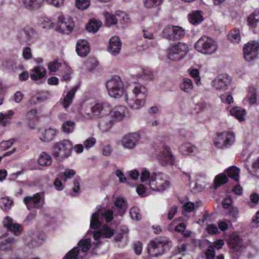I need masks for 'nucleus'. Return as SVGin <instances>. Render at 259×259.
<instances>
[{"label":"nucleus","mask_w":259,"mask_h":259,"mask_svg":"<svg viewBox=\"0 0 259 259\" xmlns=\"http://www.w3.org/2000/svg\"><path fill=\"white\" fill-rule=\"evenodd\" d=\"M180 89L186 93L190 92L193 89L192 80L187 78H184L180 84Z\"/></svg>","instance_id":"nucleus-39"},{"label":"nucleus","mask_w":259,"mask_h":259,"mask_svg":"<svg viewBox=\"0 0 259 259\" xmlns=\"http://www.w3.org/2000/svg\"><path fill=\"white\" fill-rule=\"evenodd\" d=\"M229 246L232 248L241 247L243 245V241L237 235L232 236L229 241Z\"/></svg>","instance_id":"nucleus-38"},{"label":"nucleus","mask_w":259,"mask_h":259,"mask_svg":"<svg viewBox=\"0 0 259 259\" xmlns=\"http://www.w3.org/2000/svg\"><path fill=\"white\" fill-rule=\"evenodd\" d=\"M48 98L47 96L45 94H38L35 96H33L30 99L31 104H36L39 102L45 101Z\"/></svg>","instance_id":"nucleus-46"},{"label":"nucleus","mask_w":259,"mask_h":259,"mask_svg":"<svg viewBox=\"0 0 259 259\" xmlns=\"http://www.w3.org/2000/svg\"><path fill=\"white\" fill-rule=\"evenodd\" d=\"M79 251L78 247H74L67 253L63 259H78Z\"/></svg>","instance_id":"nucleus-50"},{"label":"nucleus","mask_w":259,"mask_h":259,"mask_svg":"<svg viewBox=\"0 0 259 259\" xmlns=\"http://www.w3.org/2000/svg\"><path fill=\"white\" fill-rule=\"evenodd\" d=\"M259 44L257 41H250L243 48V57L247 62L254 61L258 55Z\"/></svg>","instance_id":"nucleus-11"},{"label":"nucleus","mask_w":259,"mask_h":259,"mask_svg":"<svg viewBox=\"0 0 259 259\" xmlns=\"http://www.w3.org/2000/svg\"><path fill=\"white\" fill-rule=\"evenodd\" d=\"M133 248L135 253L140 255L142 251V244L140 241L135 242L133 244Z\"/></svg>","instance_id":"nucleus-63"},{"label":"nucleus","mask_w":259,"mask_h":259,"mask_svg":"<svg viewBox=\"0 0 259 259\" xmlns=\"http://www.w3.org/2000/svg\"><path fill=\"white\" fill-rule=\"evenodd\" d=\"M75 123L71 120H67L63 122L62 125V131L66 134L72 133L75 128Z\"/></svg>","instance_id":"nucleus-37"},{"label":"nucleus","mask_w":259,"mask_h":259,"mask_svg":"<svg viewBox=\"0 0 259 259\" xmlns=\"http://www.w3.org/2000/svg\"><path fill=\"white\" fill-rule=\"evenodd\" d=\"M230 113L233 116L236 117L240 121H242L244 119L245 111L240 107H236L233 108L230 110Z\"/></svg>","instance_id":"nucleus-35"},{"label":"nucleus","mask_w":259,"mask_h":259,"mask_svg":"<svg viewBox=\"0 0 259 259\" xmlns=\"http://www.w3.org/2000/svg\"><path fill=\"white\" fill-rule=\"evenodd\" d=\"M249 24L255 29L256 33H259V15L251 14L248 18Z\"/></svg>","instance_id":"nucleus-33"},{"label":"nucleus","mask_w":259,"mask_h":259,"mask_svg":"<svg viewBox=\"0 0 259 259\" xmlns=\"http://www.w3.org/2000/svg\"><path fill=\"white\" fill-rule=\"evenodd\" d=\"M76 91L77 87L73 88L61 99V102L64 108H68L71 105Z\"/></svg>","instance_id":"nucleus-24"},{"label":"nucleus","mask_w":259,"mask_h":259,"mask_svg":"<svg viewBox=\"0 0 259 259\" xmlns=\"http://www.w3.org/2000/svg\"><path fill=\"white\" fill-rule=\"evenodd\" d=\"M109 104L107 103H97L90 108L91 112L87 110H82L80 114L85 119H91L95 116L105 114L109 110Z\"/></svg>","instance_id":"nucleus-7"},{"label":"nucleus","mask_w":259,"mask_h":259,"mask_svg":"<svg viewBox=\"0 0 259 259\" xmlns=\"http://www.w3.org/2000/svg\"><path fill=\"white\" fill-rule=\"evenodd\" d=\"M130 213L133 220L138 221L141 218V214L139 213V209L136 207H132L130 209Z\"/></svg>","instance_id":"nucleus-57"},{"label":"nucleus","mask_w":259,"mask_h":259,"mask_svg":"<svg viewBox=\"0 0 259 259\" xmlns=\"http://www.w3.org/2000/svg\"><path fill=\"white\" fill-rule=\"evenodd\" d=\"M230 80L227 75H219L212 81V86L217 90H225L230 84Z\"/></svg>","instance_id":"nucleus-15"},{"label":"nucleus","mask_w":259,"mask_h":259,"mask_svg":"<svg viewBox=\"0 0 259 259\" xmlns=\"http://www.w3.org/2000/svg\"><path fill=\"white\" fill-rule=\"evenodd\" d=\"M235 135L232 131L224 132L218 134L214 140V145L218 148H228L234 144Z\"/></svg>","instance_id":"nucleus-8"},{"label":"nucleus","mask_w":259,"mask_h":259,"mask_svg":"<svg viewBox=\"0 0 259 259\" xmlns=\"http://www.w3.org/2000/svg\"><path fill=\"white\" fill-rule=\"evenodd\" d=\"M114 123L111 118H105L99 122L98 125L102 132H107L111 128Z\"/></svg>","instance_id":"nucleus-28"},{"label":"nucleus","mask_w":259,"mask_h":259,"mask_svg":"<svg viewBox=\"0 0 259 259\" xmlns=\"http://www.w3.org/2000/svg\"><path fill=\"white\" fill-rule=\"evenodd\" d=\"M140 179L142 184L136 189L139 195L146 196L150 193V190L155 192H162L169 188L170 185L168 176L163 173L150 172L143 169L141 171Z\"/></svg>","instance_id":"nucleus-1"},{"label":"nucleus","mask_w":259,"mask_h":259,"mask_svg":"<svg viewBox=\"0 0 259 259\" xmlns=\"http://www.w3.org/2000/svg\"><path fill=\"white\" fill-rule=\"evenodd\" d=\"M96 143V140L95 138L90 137L84 141L83 145L87 149L92 147Z\"/></svg>","instance_id":"nucleus-60"},{"label":"nucleus","mask_w":259,"mask_h":259,"mask_svg":"<svg viewBox=\"0 0 259 259\" xmlns=\"http://www.w3.org/2000/svg\"><path fill=\"white\" fill-rule=\"evenodd\" d=\"M163 0H144V4L147 8H153L160 6Z\"/></svg>","instance_id":"nucleus-49"},{"label":"nucleus","mask_w":259,"mask_h":259,"mask_svg":"<svg viewBox=\"0 0 259 259\" xmlns=\"http://www.w3.org/2000/svg\"><path fill=\"white\" fill-rule=\"evenodd\" d=\"M23 202L28 210L33 208L41 209L45 204L44 193L38 192L32 196H26L23 198Z\"/></svg>","instance_id":"nucleus-10"},{"label":"nucleus","mask_w":259,"mask_h":259,"mask_svg":"<svg viewBox=\"0 0 259 259\" xmlns=\"http://www.w3.org/2000/svg\"><path fill=\"white\" fill-rule=\"evenodd\" d=\"M73 26V22L70 17L60 16L58 18L57 29L60 32L68 34L72 31Z\"/></svg>","instance_id":"nucleus-12"},{"label":"nucleus","mask_w":259,"mask_h":259,"mask_svg":"<svg viewBox=\"0 0 259 259\" xmlns=\"http://www.w3.org/2000/svg\"><path fill=\"white\" fill-rule=\"evenodd\" d=\"M124 99L130 108L134 110L139 109L141 107L144 106L146 101V99L141 98L140 97L129 98L126 94H125Z\"/></svg>","instance_id":"nucleus-19"},{"label":"nucleus","mask_w":259,"mask_h":259,"mask_svg":"<svg viewBox=\"0 0 259 259\" xmlns=\"http://www.w3.org/2000/svg\"><path fill=\"white\" fill-rule=\"evenodd\" d=\"M26 37V40L28 44L33 42L37 38V34L35 30L32 28H28L22 30Z\"/></svg>","instance_id":"nucleus-29"},{"label":"nucleus","mask_w":259,"mask_h":259,"mask_svg":"<svg viewBox=\"0 0 259 259\" xmlns=\"http://www.w3.org/2000/svg\"><path fill=\"white\" fill-rule=\"evenodd\" d=\"M13 201L6 198H3L0 201V206L5 211H8L11 208Z\"/></svg>","instance_id":"nucleus-47"},{"label":"nucleus","mask_w":259,"mask_h":259,"mask_svg":"<svg viewBox=\"0 0 259 259\" xmlns=\"http://www.w3.org/2000/svg\"><path fill=\"white\" fill-rule=\"evenodd\" d=\"M228 38L234 44H238L240 40V31L237 28H235L231 30L227 35Z\"/></svg>","instance_id":"nucleus-34"},{"label":"nucleus","mask_w":259,"mask_h":259,"mask_svg":"<svg viewBox=\"0 0 259 259\" xmlns=\"http://www.w3.org/2000/svg\"><path fill=\"white\" fill-rule=\"evenodd\" d=\"M228 178L224 174H221L215 177L214 179V185L215 189H218L222 185H223L227 182Z\"/></svg>","instance_id":"nucleus-42"},{"label":"nucleus","mask_w":259,"mask_h":259,"mask_svg":"<svg viewBox=\"0 0 259 259\" xmlns=\"http://www.w3.org/2000/svg\"><path fill=\"white\" fill-rule=\"evenodd\" d=\"M174 40L180 39L185 35V30L178 26H174Z\"/></svg>","instance_id":"nucleus-48"},{"label":"nucleus","mask_w":259,"mask_h":259,"mask_svg":"<svg viewBox=\"0 0 259 259\" xmlns=\"http://www.w3.org/2000/svg\"><path fill=\"white\" fill-rule=\"evenodd\" d=\"M157 157L162 165L167 163L173 164L174 158L169 148L166 147Z\"/></svg>","instance_id":"nucleus-20"},{"label":"nucleus","mask_w":259,"mask_h":259,"mask_svg":"<svg viewBox=\"0 0 259 259\" xmlns=\"http://www.w3.org/2000/svg\"><path fill=\"white\" fill-rule=\"evenodd\" d=\"M132 92L135 97L146 99L147 89L144 86L140 84H136L134 85Z\"/></svg>","instance_id":"nucleus-26"},{"label":"nucleus","mask_w":259,"mask_h":259,"mask_svg":"<svg viewBox=\"0 0 259 259\" xmlns=\"http://www.w3.org/2000/svg\"><path fill=\"white\" fill-rule=\"evenodd\" d=\"M240 169L235 166H232L227 170V173L229 177L238 182L239 179Z\"/></svg>","instance_id":"nucleus-36"},{"label":"nucleus","mask_w":259,"mask_h":259,"mask_svg":"<svg viewBox=\"0 0 259 259\" xmlns=\"http://www.w3.org/2000/svg\"><path fill=\"white\" fill-rule=\"evenodd\" d=\"M91 240L90 239L81 240L78 242V245L79 248H81V251L82 252H86L91 247Z\"/></svg>","instance_id":"nucleus-45"},{"label":"nucleus","mask_w":259,"mask_h":259,"mask_svg":"<svg viewBox=\"0 0 259 259\" xmlns=\"http://www.w3.org/2000/svg\"><path fill=\"white\" fill-rule=\"evenodd\" d=\"M25 8L30 11L39 9L42 6L44 0H22Z\"/></svg>","instance_id":"nucleus-23"},{"label":"nucleus","mask_w":259,"mask_h":259,"mask_svg":"<svg viewBox=\"0 0 259 259\" xmlns=\"http://www.w3.org/2000/svg\"><path fill=\"white\" fill-rule=\"evenodd\" d=\"M195 48L202 54L210 55L217 51L218 46L212 38L203 36L195 44Z\"/></svg>","instance_id":"nucleus-5"},{"label":"nucleus","mask_w":259,"mask_h":259,"mask_svg":"<svg viewBox=\"0 0 259 259\" xmlns=\"http://www.w3.org/2000/svg\"><path fill=\"white\" fill-rule=\"evenodd\" d=\"M206 259H213L215 256V250L214 247L212 246H209L205 252Z\"/></svg>","instance_id":"nucleus-62"},{"label":"nucleus","mask_w":259,"mask_h":259,"mask_svg":"<svg viewBox=\"0 0 259 259\" xmlns=\"http://www.w3.org/2000/svg\"><path fill=\"white\" fill-rule=\"evenodd\" d=\"M114 209H117L118 213L122 215L125 212L127 208L126 201L122 197H117L114 202Z\"/></svg>","instance_id":"nucleus-25"},{"label":"nucleus","mask_w":259,"mask_h":259,"mask_svg":"<svg viewBox=\"0 0 259 259\" xmlns=\"http://www.w3.org/2000/svg\"><path fill=\"white\" fill-rule=\"evenodd\" d=\"M72 147V144L68 140L64 139L55 142L52 147V155L56 160L62 161L71 155Z\"/></svg>","instance_id":"nucleus-3"},{"label":"nucleus","mask_w":259,"mask_h":259,"mask_svg":"<svg viewBox=\"0 0 259 259\" xmlns=\"http://www.w3.org/2000/svg\"><path fill=\"white\" fill-rule=\"evenodd\" d=\"M15 140L14 139H11L7 141H3L0 143V149L2 150H6L12 147Z\"/></svg>","instance_id":"nucleus-55"},{"label":"nucleus","mask_w":259,"mask_h":259,"mask_svg":"<svg viewBox=\"0 0 259 259\" xmlns=\"http://www.w3.org/2000/svg\"><path fill=\"white\" fill-rule=\"evenodd\" d=\"M171 246L170 240L166 237H160L149 242L147 250L151 256L157 257L169 250Z\"/></svg>","instance_id":"nucleus-2"},{"label":"nucleus","mask_w":259,"mask_h":259,"mask_svg":"<svg viewBox=\"0 0 259 259\" xmlns=\"http://www.w3.org/2000/svg\"><path fill=\"white\" fill-rule=\"evenodd\" d=\"M246 99L250 105L254 104L256 101V91L254 87L249 88V93L247 96Z\"/></svg>","instance_id":"nucleus-44"},{"label":"nucleus","mask_w":259,"mask_h":259,"mask_svg":"<svg viewBox=\"0 0 259 259\" xmlns=\"http://www.w3.org/2000/svg\"><path fill=\"white\" fill-rule=\"evenodd\" d=\"M75 174L76 172L74 170L71 169H66L63 172L59 174V177L62 179L63 181L65 182L67 179L72 178L75 175Z\"/></svg>","instance_id":"nucleus-43"},{"label":"nucleus","mask_w":259,"mask_h":259,"mask_svg":"<svg viewBox=\"0 0 259 259\" xmlns=\"http://www.w3.org/2000/svg\"><path fill=\"white\" fill-rule=\"evenodd\" d=\"M188 50V46L186 44L179 42L172 45L168 49V58L174 61L179 60L185 57Z\"/></svg>","instance_id":"nucleus-9"},{"label":"nucleus","mask_w":259,"mask_h":259,"mask_svg":"<svg viewBox=\"0 0 259 259\" xmlns=\"http://www.w3.org/2000/svg\"><path fill=\"white\" fill-rule=\"evenodd\" d=\"M189 20L190 22L193 25H197L201 23L203 20V17L201 15V11H193L192 13L190 15Z\"/></svg>","instance_id":"nucleus-32"},{"label":"nucleus","mask_w":259,"mask_h":259,"mask_svg":"<svg viewBox=\"0 0 259 259\" xmlns=\"http://www.w3.org/2000/svg\"><path fill=\"white\" fill-rule=\"evenodd\" d=\"M102 25V22L99 20H92L87 25V29L90 32L94 33L97 32Z\"/></svg>","instance_id":"nucleus-41"},{"label":"nucleus","mask_w":259,"mask_h":259,"mask_svg":"<svg viewBox=\"0 0 259 259\" xmlns=\"http://www.w3.org/2000/svg\"><path fill=\"white\" fill-rule=\"evenodd\" d=\"M52 162L51 156L46 152H42L38 158V164L43 166L51 165Z\"/></svg>","instance_id":"nucleus-30"},{"label":"nucleus","mask_w":259,"mask_h":259,"mask_svg":"<svg viewBox=\"0 0 259 259\" xmlns=\"http://www.w3.org/2000/svg\"><path fill=\"white\" fill-rule=\"evenodd\" d=\"M13 114L14 112L13 111H9L8 113L6 114H3L0 112V121H2L4 125H5L9 122V119H10Z\"/></svg>","instance_id":"nucleus-59"},{"label":"nucleus","mask_w":259,"mask_h":259,"mask_svg":"<svg viewBox=\"0 0 259 259\" xmlns=\"http://www.w3.org/2000/svg\"><path fill=\"white\" fill-rule=\"evenodd\" d=\"M220 98L223 102L228 104H230L233 102V98L232 96L228 94L220 95Z\"/></svg>","instance_id":"nucleus-61"},{"label":"nucleus","mask_w":259,"mask_h":259,"mask_svg":"<svg viewBox=\"0 0 259 259\" xmlns=\"http://www.w3.org/2000/svg\"><path fill=\"white\" fill-rule=\"evenodd\" d=\"M127 111V109L125 106L115 107L110 111V118L114 122L120 121L125 116Z\"/></svg>","instance_id":"nucleus-16"},{"label":"nucleus","mask_w":259,"mask_h":259,"mask_svg":"<svg viewBox=\"0 0 259 259\" xmlns=\"http://www.w3.org/2000/svg\"><path fill=\"white\" fill-rule=\"evenodd\" d=\"M3 226L4 227L6 228L7 229L13 227L15 225V224H19L16 223L12 218L9 216H7L5 218L3 221Z\"/></svg>","instance_id":"nucleus-52"},{"label":"nucleus","mask_w":259,"mask_h":259,"mask_svg":"<svg viewBox=\"0 0 259 259\" xmlns=\"http://www.w3.org/2000/svg\"><path fill=\"white\" fill-rule=\"evenodd\" d=\"M174 26L168 25L164 28L162 31V36L163 37L174 40Z\"/></svg>","instance_id":"nucleus-40"},{"label":"nucleus","mask_w":259,"mask_h":259,"mask_svg":"<svg viewBox=\"0 0 259 259\" xmlns=\"http://www.w3.org/2000/svg\"><path fill=\"white\" fill-rule=\"evenodd\" d=\"M106 85L110 97L118 99L124 95V84L119 76H113L107 81Z\"/></svg>","instance_id":"nucleus-4"},{"label":"nucleus","mask_w":259,"mask_h":259,"mask_svg":"<svg viewBox=\"0 0 259 259\" xmlns=\"http://www.w3.org/2000/svg\"><path fill=\"white\" fill-rule=\"evenodd\" d=\"M129 22L128 17L122 12L117 13L115 15H112L107 19V23L110 25L119 24L123 28L126 27Z\"/></svg>","instance_id":"nucleus-13"},{"label":"nucleus","mask_w":259,"mask_h":259,"mask_svg":"<svg viewBox=\"0 0 259 259\" xmlns=\"http://www.w3.org/2000/svg\"><path fill=\"white\" fill-rule=\"evenodd\" d=\"M15 242L14 238L3 236L0 237V249L2 250H10Z\"/></svg>","instance_id":"nucleus-22"},{"label":"nucleus","mask_w":259,"mask_h":259,"mask_svg":"<svg viewBox=\"0 0 259 259\" xmlns=\"http://www.w3.org/2000/svg\"><path fill=\"white\" fill-rule=\"evenodd\" d=\"M76 52L80 57H86L90 52L89 43L85 39L78 40L76 43Z\"/></svg>","instance_id":"nucleus-17"},{"label":"nucleus","mask_w":259,"mask_h":259,"mask_svg":"<svg viewBox=\"0 0 259 259\" xmlns=\"http://www.w3.org/2000/svg\"><path fill=\"white\" fill-rule=\"evenodd\" d=\"M140 136L137 133H132L125 135L122 139V146L127 149H133L138 144Z\"/></svg>","instance_id":"nucleus-14"},{"label":"nucleus","mask_w":259,"mask_h":259,"mask_svg":"<svg viewBox=\"0 0 259 259\" xmlns=\"http://www.w3.org/2000/svg\"><path fill=\"white\" fill-rule=\"evenodd\" d=\"M46 75L45 68L42 66H36L30 70V78L34 81H39Z\"/></svg>","instance_id":"nucleus-21"},{"label":"nucleus","mask_w":259,"mask_h":259,"mask_svg":"<svg viewBox=\"0 0 259 259\" xmlns=\"http://www.w3.org/2000/svg\"><path fill=\"white\" fill-rule=\"evenodd\" d=\"M113 210L110 209H98L92 215L90 226L92 229H97L101 226V220H105L106 223L110 222L113 219Z\"/></svg>","instance_id":"nucleus-6"},{"label":"nucleus","mask_w":259,"mask_h":259,"mask_svg":"<svg viewBox=\"0 0 259 259\" xmlns=\"http://www.w3.org/2000/svg\"><path fill=\"white\" fill-rule=\"evenodd\" d=\"M121 42L117 36H112L109 40V52L114 56L118 55L121 50Z\"/></svg>","instance_id":"nucleus-18"},{"label":"nucleus","mask_w":259,"mask_h":259,"mask_svg":"<svg viewBox=\"0 0 259 259\" xmlns=\"http://www.w3.org/2000/svg\"><path fill=\"white\" fill-rule=\"evenodd\" d=\"M12 232L15 236H19L23 230V227L21 224H15L13 227L7 229Z\"/></svg>","instance_id":"nucleus-53"},{"label":"nucleus","mask_w":259,"mask_h":259,"mask_svg":"<svg viewBox=\"0 0 259 259\" xmlns=\"http://www.w3.org/2000/svg\"><path fill=\"white\" fill-rule=\"evenodd\" d=\"M23 57L26 60L30 59L32 57L31 50L29 47H25L23 50Z\"/></svg>","instance_id":"nucleus-64"},{"label":"nucleus","mask_w":259,"mask_h":259,"mask_svg":"<svg viewBox=\"0 0 259 259\" xmlns=\"http://www.w3.org/2000/svg\"><path fill=\"white\" fill-rule=\"evenodd\" d=\"M71 71L70 68L67 67H65L64 71L61 73L60 76L61 77V80L68 81L71 78Z\"/></svg>","instance_id":"nucleus-58"},{"label":"nucleus","mask_w":259,"mask_h":259,"mask_svg":"<svg viewBox=\"0 0 259 259\" xmlns=\"http://www.w3.org/2000/svg\"><path fill=\"white\" fill-rule=\"evenodd\" d=\"M196 150V147L189 143L182 144L179 148L180 152L186 156L194 153Z\"/></svg>","instance_id":"nucleus-31"},{"label":"nucleus","mask_w":259,"mask_h":259,"mask_svg":"<svg viewBox=\"0 0 259 259\" xmlns=\"http://www.w3.org/2000/svg\"><path fill=\"white\" fill-rule=\"evenodd\" d=\"M90 5V0H76V6L79 9L83 10Z\"/></svg>","instance_id":"nucleus-54"},{"label":"nucleus","mask_w":259,"mask_h":259,"mask_svg":"<svg viewBox=\"0 0 259 259\" xmlns=\"http://www.w3.org/2000/svg\"><path fill=\"white\" fill-rule=\"evenodd\" d=\"M61 66V64L56 59L50 62L48 64L49 69L51 72H56Z\"/></svg>","instance_id":"nucleus-56"},{"label":"nucleus","mask_w":259,"mask_h":259,"mask_svg":"<svg viewBox=\"0 0 259 259\" xmlns=\"http://www.w3.org/2000/svg\"><path fill=\"white\" fill-rule=\"evenodd\" d=\"M101 231L103 238H110L114 234V230L106 226H104Z\"/></svg>","instance_id":"nucleus-51"},{"label":"nucleus","mask_w":259,"mask_h":259,"mask_svg":"<svg viewBox=\"0 0 259 259\" xmlns=\"http://www.w3.org/2000/svg\"><path fill=\"white\" fill-rule=\"evenodd\" d=\"M57 132L56 130L50 128L49 129L45 130L41 134L40 137V139L43 142H48L52 141L56 135Z\"/></svg>","instance_id":"nucleus-27"}]
</instances>
